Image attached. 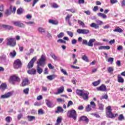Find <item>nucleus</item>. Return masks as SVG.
<instances>
[{"mask_svg": "<svg viewBox=\"0 0 125 125\" xmlns=\"http://www.w3.org/2000/svg\"><path fill=\"white\" fill-rule=\"evenodd\" d=\"M56 78V75H51L47 76V79L48 80H49V81H52V80H54V79H55Z\"/></svg>", "mask_w": 125, "mask_h": 125, "instance_id": "c756f323", "label": "nucleus"}, {"mask_svg": "<svg viewBox=\"0 0 125 125\" xmlns=\"http://www.w3.org/2000/svg\"><path fill=\"white\" fill-rule=\"evenodd\" d=\"M10 119H11L10 117H9V116L5 118L6 122H7V123H10V121H11Z\"/></svg>", "mask_w": 125, "mask_h": 125, "instance_id": "4d7b16f0", "label": "nucleus"}, {"mask_svg": "<svg viewBox=\"0 0 125 125\" xmlns=\"http://www.w3.org/2000/svg\"><path fill=\"white\" fill-rule=\"evenodd\" d=\"M97 23H98V24H99V25H102L103 24V21L98 20H97Z\"/></svg>", "mask_w": 125, "mask_h": 125, "instance_id": "0e129e2a", "label": "nucleus"}, {"mask_svg": "<svg viewBox=\"0 0 125 125\" xmlns=\"http://www.w3.org/2000/svg\"><path fill=\"white\" fill-rule=\"evenodd\" d=\"M90 105L92 106V108H95L96 104L94 102H90Z\"/></svg>", "mask_w": 125, "mask_h": 125, "instance_id": "6e6d98bb", "label": "nucleus"}, {"mask_svg": "<svg viewBox=\"0 0 125 125\" xmlns=\"http://www.w3.org/2000/svg\"><path fill=\"white\" fill-rule=\"evenodd\" d=\"M72 105H74V103L72 101H69L67 104V108H69L70 106H72Z\"/></svg>", "mask_w": 125, "mask_h": 125, "instance_id": "a18cd8bd", "label": "nucleus"}, {"mask_svg": "<svg viewBox=\"0 0 125 125\" xmlns=\"http://www.w3.org/2000/svg\"><path fill=\"white\" fill-rule=\"evenodd\" d=\"M16 51L15 50H14L12 52L10 53L9 55L11 58H15V56H16Z\"/></svg>", "mask_w": 125, "mask_h": 125, "instance_id": "393cba45", "label": "nucleus"}, {"mask_svg": "<svg viewBox=\"0 0 125 125\" xmlns=\"http://www.w3.org/2000/svg\"><path fill=\"white\" fill-rule=\"evenodd\" d=\"M86 112H89L91 111V107H90V105L88 104L87 106L86 107Z\"/></svg>", "mask_w": 125, "mask_h": 125, "instance_id": "8fccbe9b", "label": "nucleus"}, {"mask_svg": "<svg viewBox=\"0 0 125 125\" xmlns=\"http://www.w3.org/2000/svg\"><path fill=\"white\" fill-rule=\"evenodd\" d=\"M64 35V34L63 32H61L59 35H57V37L58 39H61L63 38Z\"/></svg>", "mask_w": 125, "mask_h": 125, "instance_id": "ea45409f", "label": "nucleus"}, {"mask_svg": "<svg viewBox=\"0 0 125 125\" xmlns=\"http://www.w3.org/2000/svg\"><path fill=\"white\" fill-rule=\"evenodd\" d=\"M84 91L83 90H80V89H77L76 90V93L77 95H78L79 96H82L83 95V93Z\"/></svg>", "mask_w": 125, "mask_h": 125, "instance_id": "bb28decb", "label": "nucleus"}, {"mask_svg": "<svg viewBox=\"0 0 125 125\" xmlns=\"http://www.w3.org/2000/svg\"><path fill=\"white\" fill-rule=\"evenodd\" d=\"M66 33L68 36L71 37V38H73V36H74V33H73V32L71 31H67Z\"/></svg>", "mask_w": 125, "mask_h": 125, "instance_id": "de8ad7c7", "label": "nucleus"}, {"mask_svg": "<svg viewBox=\"0 0 125 125\" xmlns=\"http://www.w3.org/2000/svg\"><path fill=\"white\" fill-rule=\"evenodd\" d=\"M23 93H24L25 94H29V88H26L23 90Z\"/></svg>", "mask_w": 125, "mask_h": 125, "instance_id": "49530a36", "label": "nucleus"}, {"mask_svg": "<svg viewBox=\"0 0 125 125\" xmlns=\"http://www.w3.org/2000/svg\"><path fill=\"white\" fill-rule=\"evenodd\" d=\"M110 0V2L111 3H112V4H114L115 3H117V2H118V0Z\"/></svg>", "mask_w": 125, "mask_h": 125, "instance_id": "680f3d73", "label": "nucleus"}, {"mask_svg": "<svg viewBox=\"0 0 125 125\" xmlns=\"http://www.w3.org/2000/svg\"><path fill=\"white\" fill-rule=\"evenodd\" d=\"M1 27H2V28H3V29H5L6 30H13L14 27L13 26H10V25H6V24H2L1 25Z\"/></svg>", "mask_w": 125, "mask_h": 125, "instance_id": "f3484780", "label": "nucleus"}, {"mask_svg": "<svg viewBox=\"0 0 125 125\" xmlns=\"http://www.w3.org/2000/svg\"><path fill=\"white\" fill-rule=\"evenodd\" d=\"M58 91L59 92V93H62L63 91H64V87L62 86L61 88L58 89Z\"/></svg>", "mask_w": 125, "mask_h": 125, "instance_id": "a19ab883", "label": "nucleus"}, {"mask_svg": "<svg viewBox=\"0 0 125 125\" xmlns=\"http://www.w3.org/2000/svg\"><path fill=\"white\" fill-rule=\"evenodd\" d=\"M39 0H33V2L32 3L33 7L35 6V5L36 4V3H37V2H38V1H39Z\"/></svg>", "mask_w": 125, "mask_h": 125, "instance_id": "e2e57ef3", "label": "nucleus"}, {"mask_svg": "<svg viewBox=\"0 0 125 125\" xmlns=\"http://www.w3.org/2000/svg\"><path fill=\"white\" fill-rule=\"evenodd\" d=\"M116 65H117V66H118V67H120L121 66V61H117L116 62Z\"/></svg>", "mask_w": 125, "mask_h": 125, "instance_id": "69168bd1", "label": "nucleus"}, {"mask_svg": "<svg viewBox=\"0 0 125 125\" xmlns=\"http://www.w3.org/2000/svg\"><path fill=\"white\" fill-rule=\"evenodd\" d=\"M12 12V6H10L9 9H7L5 12V16H9V15H11V13Z\"/></svg>", "mask_w": 125, "mask_h": 125, "instance_id": "4468645a", "label": "nucleus"}, {"mask_svg": "<svg viewBox=\"0 0 125 125\" xmlns=\"http://www.w3.org/2000/svg\"><path fill=\"white\" fill-rule=\"evenodd\" d=\"M98 105L99 106V109L101 111H103L104 110V105L102 104L98 103Z\"/></svg>", "mask_w": 125, "mask_h": 125, "instance_id": "2f4dec72", "label": "nucleus"}, {"mask_svg": "<svg viewBox=\"0 0 125 125\" xmlns=\"http://www.w3.org/2000/svg\"><path fill=\"white\" fill-rule=\"evenodd\" d=\"M111 48L110 46H101L99 48V50H101L102 49H106L107 50H109Z\"/></svg>", "mask_w": 125, "mask_h": 125, "instance_id": "5701e85b", "label": "nucleus"}, {"mask_svg": "<svg viewBox=\"0 0 125 125\" xmlns=\"http://www.w3.org/2000/svg\"><path fill=\"white\" fill-rule=\"evenodd\" d=\"M107 71L108 72V73H109V74H112V72H114V68L111 67H109L107 68Z\"/></svg>", "mask_w": 125, "mask_h": 125, "instance_id": "58836bf2", "label": "nucleus"}, {"mask_svg": "<svg viewBox=\"0 0 125 125\" xmlns=\"http://www.w3.org/2000/svg\"><path fill=\"white\" fill-rule=\"evenodd\" d=\"M90 27H91V28H94L95 29H98V28H99V25L94 22H93L90 24Z\"/></svg>", "mask_w": 125, "mask_h": 125, "instance_id": "b1692460", "label": "nucleus"}, {"mask_svg": "<svg viewBox=\"0 0 125 125\" xmlns=\"http://www.w3.org/2000/svg\"><path fill=\"white\" fill-rule=\"evenodd\" d=\"M77 33L80 34L87 35V34H89V30L87 29H78L77 30Z\"/></svg>", "mask_w": 125, "mask_h": 125, "instance_id": "0eeeda50", "label": "nucleus"}, {"mask_svg": "<svg viewBox=\"0 0 125 125\" xmlns=\"http://www.w3.org/2000/svg\"><path fill=\"white\" fill-rule=\"evenodd\" d=\"M117 50L120 51V50H123V46L120 45L117 48Z\"/></svg>", "mask_w": 125, "mask_h": 125, "instance_id": "338daca9", "label": "nucleus"}, {"mask_svg": "<svg viewBox=\"0 0 125 125\" xmlns=\"http://www.w3.org/2000/svg\"><path fill=\"white\" fill-rule=\"evenodd\" d=\"M61 72L65 76H68V73H67V71L66 70H64L63 69H61Z\"/></svg>", "mask_w": 125, "mask_h": 125, "instance_id": "3c124183", "label": "nucleus"}, {"mask_svg": "<svg viewBox=\"0 0 125 125\" xmlns=\"http://www.w3.org/2000/svg\"><path fill=\"white\" fill-rule=\"evenodd\" d=\"M45 62V56L44 55H42L41 56V58L39 60V61L37 62V71L38 74H41L42 73V68H41V67H44V63Z\"/></svg>", "mask_w": 125, "mask_h": 125, "instance_id": "f257e3e1", "label": "nucleus"}, {"mask_svg": "<svg viewBox=\"0 0 125 125\" xmlns=\"http://www.w3.org/2000/svg\"><path fill=\"white\" fill-rule=\"evenodd\" d=\"M56 114H58L59 113H64V109L61 106H58L57 110L55 111Z\"/></svg>", "mask_w": 125, "mask_h": 125, "instance_id": "6ab92c4d", "label": "nucleus"}, {"mask_svg": "<svg viewBox=\"0 0 125 125\" xmlns=\"http://www.w3.org/2000/svg\"><path fill=\"white\" fill-rule=\"evenodd\" d=\"M78 3L79 4H84V0H78Z\"/></svg>", "mask_w": 125, "mask_h": 125, "instance_id": "bf43d9fd", "label": "nucleus"}, {"mask_svg": "<svg viewBox=\"0 0 125 125\" xmlns=\"http://www.w3.org/2000/svg\"><path fill=\"white\" fill-rule=\"evenodd\" d=\"M106 116L110 119H114L118 116V114H114L112 113V109L110 106H108L105 108Z\"/></svg>", "mask_w": 125, "mask_h": 125, "instance_id": "f03ea898", "label": "nucleus"}, {"mask_svg": "<svg viewBox=\"0 0 125 125\" xmlns=\"http://www.w3.org/2000/svg\"><path fill=\"white\" fill-rule=\"evenodd\" d=\"M80 121L85 122L86 124L89 122V119L85 116H82L79 119Z\"/></svg>", "mask_w": 125, "mask_h": 125, "instance_id": "ddd939ff", "label": "nucleus"}, {"mask_svg": "<svg viewBox=\"0 0 125 125\" xmlns=\"http://www.w3.org/2000/svg\"><path fill=\"white\" fill-rule=\"evenodd\" d=\"M78 23L80 26H82V28H84V27H85V24H84V23H83V21L81 20H78Z\"/></svg>", "mask_w": 125, "mask_h": 125, "instance_id": "72a5a7b5", "label": "nucleus"}, {"mask_svg": "<svg viewBox=\"0 0 125 125\" xmlns=\"http://www.w3.org/2000/svg\"><path fill=\"white\" fill-rule=\"evenodd\" d=\"M28 83H29V80L28 78L23 79L22 82V86H26V85H27Z\"/></svg>", "mask_w": 125, "mask_h": 125, "instance_id": "aec40b11", "label": "nucleus"}, {"mask_svg": "<svg viewBox=\"0 0 125 125\" xmlns=\"http://www.w3.org/2000/svg\"><path fill=\"white\" fill-rule=\"evenodd\" d=\"M17 14L20 15V14H22L23 13V9L22 8H19L17 11Z\"/></svg>", "mask_w": 125, "mask_h": 125, "instance_id": "4c0bfd02", "label": "nucleus"}, {"mask_svg": "<svg viewBox=\"0 0 125 125\" xmlns=\"http://www.w3.org/2000/svg\"><path fill=\"white\" fill-rule=\"evenodd\" d=\"M45 103H46V105H47L48 108H53V107H54V105L52 103V102L49 101V100L46 99Z\"/></svg>", "mask_w": 125, "mask_h": 125, "instance_id": "2eb2a0df", "label": "nucleus"}, {"mask_svg": "<svg viewBox=\"0 0 125 125\" xmlns=\"http://www.w3.org/2000/svg\"><path fill=\"white\" fill-rule=\"evenodd\" d=\"M57 101L59 103H61V102H65V100L61 98H58Z\"/></svg>", "mask_w": 125, "mask_h": 125, "instance_id": "603ef678", "label": "nucleus"}, {"mask_svg": "<svg viewBox=\"0 0 125 125\" xmlns=\"http://www.w3.org/2000/svg\"><path fill=\"white\" fill-rule=\"evenodd\" d=\"M38 31L40 33H44L45 32V29L42 27H39L38 28Z\"/></svg>", "mask_w": 125, "mask_h": 125, "instance_id": "37998d69", "label": "nucleus"}, {"mask_svg": "<svg viewBox=\"0 0 125 125\" xmlns=\"http://www.w3.org/2000/svg\"><path fill=\"white\" fill-rule=\"evenodd\" d=\"M100 83H101V80H99L97 81L93 82L92 83L94 86H97V85H98V84H99Z\"/></svg>", "mask_w": 125, "mask_h": 125, "instance_id": "f704fd0d", "label": "nucleus"}, {"mask_svg": "<svg viewBox=\"0 0 125 125\" xmlns=\"http://www.w3.org/2000/svg\"><path fill=\"white\" fill-rule=\"evenodd\" d=\"M113 32H117L118 33H123V29L120 28V27H117L116 29L113 30Z\"/></svg>", "mask_w": 125, "mask_h": 125, "instance_id": "c9c22d12", "label": "nucleus"}, {"mask_svg": "<svg viewBox=\"0 0 125 125\" xmlns=\"http://www.w3.org/2000/svg\"><path fill=\"white\" fill-rule=\"evenodd\" d=\"M82 59L84 61H85L86 62H88V59L87 58V57H86V56L85 55H84L82 57Z\"/></svg>", "mask_w": 125, "mask_h": 125, "instance_id": "09e8293b", "label": "nucleus"}, {"mask_svg": "<svg viewBox=\"0 0 125 125\" xmlns=\"http://www.w3.org/2000/svg\"><path fill=\"white\" fill-rule=\"evenodd\" d=\"M27 119L29 122H32V121H34V120H36V117H35V116H27Z\"/></svg>", "mask_w": 125, "mask_h": 125, "instance_id": "473e14b6", "label": "nucleus"}, {"mask_svg": "<svg viewBox=\"0 0 125 125\" xmlns=\"http://www.w3.org/2000/svg\"><path fill=\"white\" fill-rule=\"evenodd\" d=\"M21 81L19 77L16 76H13L10 77L9 82L10 83H13V82H20Z\"/></svg>", "mask_w": 125, "mask_h": 125, "instance_id": "6e6552de", "label": "nucleus"}, {"mask_svg": "<svg viewBox=\"0 0 125 125\" xmlns=\"http://www.w3.org/2000/svg\"><path fill=\"white\" fill-rule=\"evenodd\" d=\"M14 69H19L22 67V62L19 59L16 60L13 64Z\"/></svg>", "mask_w": 125, "mask_h": 125, "instance_id": "423d86ee", "label": "nucleus"}, {"mask_svg": "<svg viewBox=\"0 0 125 125\" xmlns=\"http://www.w3.org/2000/svg\"><path fill=\"white\" fill-rule=\"evenodd\" d=\"M28 68H33L34 67V63L30 61L27 65Z\"/></svg>", "mask_w": 125, "mask_h": 125, "instance_id": "79ce46f5", "label": "nucleus"}, {"mask_svg": "<svg viewBox=\"0 0 125 125\" xmlns=\"http://www.w3.org/2000/svg\"><path fill=\"white\" fill-rule=\"evenodd\" d=\"M48 22L50 24H52L53 25H58V21L53 20H49Z\"/></svg>", "mask_w": 125, "mask_h": 125, "instance_id": "c85d7f7f", "label": "nucleus"}, {"mask_svg": "<svg viewBox=\"0 0 125 125\" xmlns=\"http://www.w3.org/2000/svg\"><path fill=\"white\" fill-rule=\"evenodd\" d=\"M121 6H125V0H123L122 2H121Z\"/></svg>", "mask_w": 125, "mask_h": 125, "instance_id": "774afa93", "label": "nucleus"}, {"mask_svg": "<svg viewBox=\"0 0 125 125\" xmlns=\"http://www.w3.org/2000/svg\"><path fill=\"white\" fill-rule=\"evenodd\" d=\"M67 118H70L76 121L77 120V111L75 109H72L67 111Z\"/></svg>", "mask_w": 125, "mask_h": 125, "instance_id": "7ed1b4c3", "label": "nucleus"}, {"mask_svg": "<svg viewBox=\"0 0 125 125\" xmlns=\"http://www.w3.org/2000/svg\"><path fill=\"white\" fill-rule=\"evenodd\" d=\"M27 73L29 75H36V73H37V70L34 69H32L27 71Z\"/></svg>", "mask_w": 125, "mask_h": 125, "instance_id": "4be33fe9", "label": "nucleus"}, {"mask_svg": "<svg viewBox=\"0 0 125 125\" xmlns=\"http://www.w3.org/2000/svg\"><path fill=\"white\" fill-rule=\"evenodd\" d=\"M62 122V117H58L57 119V123H58L59 124H61Z\"/></svg>", "mask_w": 125, "mask_h": 125, "instance_id": "c03bdc74", "label": "nucleus"}, {"mask_svg": "<svg viewBox=\"0 0 125 125\" xmlns=\"http://www.w3.org/2000/svg\"><path fill=\"white\" fill-rule=\"evenodd\" d=\"M95 41V39H90L89 42H87V40H83L82 44H84V45H87L88 46H91L92 47V46H93V42H94Z\"/></svg>", "mask_w": 125, "mask_h": 125, "instance_id": "39448f33", "label": "nucleus"}, {"mask_svg": "<svg viewBox=\"0 0 125 125\" xmlns=\"http://www.w3.org/2000/svg\"><path fill=\"white\" fill-rule=\"evenodd\" d=\"M92 116H94L96 118H100V115L99 114H97L96 113H91Z\"/></svg>", "mask_w": 125, "mask_h": 125, "instance_id": "13d9d810", "label": "nucleus"}, {"mask_svg": "<svg viewBox=\"0 0 125 125\" xmlns=\"http://www.w3.org/2000/svg\"><path fill=\"white\" fill-rule=\"evenodd\" d=\"M89 92H88V91H84V92H83V94L81 96V97H82L83 100L87 101L88 100V98H89Z\"/></svg>", "mask_w": 125, "mask_h": 125, "instance_id": "1a4fd4ad", "label": "nucleus"}, {"mask_svg": "<svg viewBox=\"0 0 125 125\" xmlns=\"http://www.w3.org/2000/svg\"><path fill=\"white\" fill-rule=\"evenodd\" d=\"M117 81L118 83H123L125 82V80H124V78L120 74L118 75Z\"/></svg>", "mask_w": 125, "mask_h": 125, "instance_id": "412c9836", "label": "nucleus"}, {"mask_svg": "<svg viewBox=\"0 0 125 125\" xmlns=\"http://www.w3.org/2000/svg\"><path fill=\"white\" fill-rule=\"evenodd\" d=\"M97 89L100 91H106L107 88L104 85H102L100 87H97Z\"/></svg>", "mask_w": 125, "mask_h": 125, "instance_id": "a211bd4d", "label": "nucleus"}, {"mask_svg": "<svg viewBox=\"0 0 125 125\" xmlns=\"http://www.w3.org/2000/svg\"><path fill=\"white\" fill-rule=\"evenodd\" d=\"M0 59L2 63L4 64V65H7V63H8V61H7L6 55H3L0 57Z\"/></svg>", "mask_w": 125, "mask_h": 125, "instance_id": "f8f14e48", "label": "nucleus"}, {"mask_svg": "<svg viewBox=\"0 0 125 125\" xmlns=\"http://www.w3.org/2000/svg\"><path fill=\"white\" fill-rule=\"evenodd\" d=\"M51 56L55 61H58L59 60H60L59 57L56 56L55 54H52Z\"/></svg>", "mask_w": 125, "mask_h": 125, "instance_id": "7c9ffc66", "label": "nucleus"}, {"mask_svg": "<svg viewBox=\"0 0 125 125\" xmlns=\"http://www.w3.org/2000/svg\"><path fill=\"white\" fill-rule=\"evenodd\" d=\"M12 92H8L4 95H1L0 98V99H6L7 98H9V97H11V96H12Z\"/></svg>", "mask_w": 125, "mask_h": 125, "instance_id": "9d476101", "label": "nucleus"}, {"mask_svg": "<svg viewBox=\"0 0 125 125\" xmlns=\"http://www.w3.org/2000/svg\"><path fill=\"white\" fill-rule=\"evenodd\" d=\"M7 42L6 45L11 46L12 47H14L16 45V40L15 38H8L6 39Z\"/></svg>", "mask_w": 125, "mask_h": 125, "instance_id": "20e7f679", "label": "nucleus"}, {"mask_svg": "<svg viewBox=\"0 0 125 125\" xmlns=\"http://www.w3.org/2000/svg\"><path fill=\"white\" fill-rule=\"evenodd\" d=\"M108 62H110V63H113V62H114V58H109L108 60Z\"/></svg>", "mask_w": 125, "mask_h": 125, "instance_id": "052dcab7", "label": "nucleus"}, {"mask_svg": "<svg viewBox=\"0 0 125 125\" xmlns=\"http://www.w3.org/2000/svg\"><path fill=\"white\" fill-rule=\"evenodd\" d=\"M37 61V57H34L32 59V60L30 61V62L32 63H35L36 61Z\"/></svg>", "mask_w": 125, "mask_h": 125, "instance_id": "864d4df0", "label": "nucleus"}, {"mask_svg": "<svg viewBox=\"0 0 125 125\" xmlns=\"http://www.w3.org/2000/svg\"><path fill=\"white\" fill-rule=\"evenodd\" d=\"M29 51L30 52L29 53H27L26 54L27 55H30L31 54L33 53V52H34V50L33 48H31L30 50H29Z\"/></svg>", "mask_w": 125, "mask_h": 125, "instance_id": "5fc2aeb1", "label": "nucleus"}, {"mask_svg": "<svg viewBox=\"0 0 125 125\" xmlns=\"http://www.w3.org/2000/svg\"><path fill=\"white\" fill-rule=\"evenodd\" d=\"M118 120L120 121H125V117L124 116V115L120 114L118 117Z\"/></svg>", "mask_w": 125, "mask_h": 125, "instance_id": "e433bc0d", "label": "nucleus"}, {"mask_svg": "<svg viewBox=\"0 0 125 125\" xmlns=\"http://www.w3.org/2000/svg\"><path fill=\"white\" fill-rule=\"evenodd\" d=\"M6 84L3 83L0 85V90H1V91H3V90L6 88Z\"/></svg>", "mask_w": 125, "mask_h": 125, "instance_id": "cd10ccee", "label": "nucleus"}, {"mask_svg": "<svg viewBox=\"0 0 125 125\" xmlns=\"http://www.w3.org/2000/svg\"><path fill=\"white\" fill-rule=\"evenodd\" d=\"M72 15L67 14L65 17V21L66 22H67L69 26H72V23H71V21H70V19H71V17H72Z\"/></svg>", "mask_w": 125, "mask_h": 125, "instance_id": "dca6fc26", "label": "nucleus"}, {"mask_svg": "<svg viewBox=\"0 0 125 125\" xmlns=\"http://www.w3.org/2000/svg\"><path fill=\"white\" fill-rule=\"evenodd\" d=\"M97 15L98 16H99V17H102L103 19H106V18H107V15L102 13H98L97 14Z\"/></svg>", "mask_w": 125, "mask_h": 125, "instance_id": "a878e982", "label": "nucleus"}, {"mask_svg": "<svg viewBox=\"0 0 125 125\" xmlns=\"http://www.w3.org/2000/svg\"><path fill=\"white\" fill-rule=\"evenodd\" d=\"M13 24L17 27H19L20 28H25V24L21 22L20 21H14Z\"/></svg>", "mask_w": 125, "mask_h": 125, "instance_id": "9b49d317", "label": "nucleus"}]
</instances>
